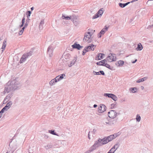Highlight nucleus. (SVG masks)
<instances>
[{
  "label": "nucleus",
  "mask_w": 153,
  "mask_h": 153,
  "mask_svg": "<svg viewBox=\"0 0 153 153\" xmlns=\"http://www.w3.org/2000/svg\"><path fill=\"white\" fill-rule=\"evenodd\" d=\"M29 20L30 19L29 18H27V19L26 20V22H27L28 23Z\"/></svg>",
  "instance_id": "61"
},
{
  "label": "nucleus",
  "mask_w": 153,
  "mask_h": 153,
  "mask_svg": "<svg viewBox=\"0 0 153 153\" xmlns=\"http://www.w3.org/2000/svg\"><path fill=\"white\" fill-rule=\"evenodd\" d=\"M143 48L142 45L141 43H139L137 45V47L136 48V50L137 51H141Z\"/></svg>",
  "instance_id": "21"
},
{
  "label": "nucleus",
  "mask_w": 153,
  "mask_h": 153,
  "mask_svg": "<svg viewBox=\"0 0 153 153\" xmlns=\"http://www.w3.org/2000/svg\"><path fill=\"white\" fill-rule=\"evenodd\" d=\"M118 64V66H123L124 63V62L122 60H119L117 62Z\"/></svg>",
  "instance_id": "32"
},
{
  "label": "nucleus",
  "mask_w": 153,
  "mask_h": 153,
  "mask_svg": "<svg viewBox=\"0 0 153 153\" xmlns=\"http://www.w3.org/2000/svg\"><path fill=\"white\" fill-rule=\"evenodd\" d=\"M91 132L90 131H89V133H88V138L89 139H91L90 137V134L91 133Z\"/></svg>",
  "instance_id": "58"
},
{
  "label": "nucleus",
  "mask_w": 153,
  "mask_h": 153,
  "mask_svg": "<svg viewBox=\"0 0 153 153\" xmlns=\"http://www.w3.org/2000/svg\"><path fill=\"white\" fill-rule=\"evenodd\" d=\"M73 22L75 26H77L79 24V22L78 20L74 21Z\"/></svg>",
  "instance_id": "45"
},
{
  "label": "nucleus",
  "mask_w": 153,
  "mask_h": 153,
  "mask_svg": "<svg viewBox=\"0 0 153 153\" xmlns=\"http://www.w3.org/2000/svg\"><path fill=\"white\" fill-rule=\"evenodd\" d=\"M70 55L68 53H65L62 55L61 59L62 60H64V61L66 62L67 60L70 57Z\"/></svg>",
  "instance_id": "10"
},
{
  "label": "nucleus",
  "mask_w": 153,
  "mask_h": 153,
  "mask_svg": "<svg viewBox=\"0 0 153 153\" xmlns=\"http://www.w3.org/2000/svg\"><path fill=\"white\" fill-rule=\"evenodd\" d=\"M96 46L93 44H91V45L87 47H86L85 48H86V50H88V51L90 50L93 51L94 50V48H95Z\"/></svg>",
  "instance_id": "17"
},
{
  "label": "nucleus",
  "mask_w": 153,
  "mask_h": 153,
  "mask_svg": "<svg viewBox=\"0 0 153 153\" xmlns=\"http://www.w3.org/2000/svg\"><path fill=\"white\" fill-rule=\"evenodd\" d=\"M147 79V77H144L143 78L140 79L137 81V83H140V82H143L146 80Z\"/></svg>",
  "instance_id": "26"
},
{
  "label": "nucleus",
  "mask_w": 153,
  "mask_h": 153,
  "mask_svg": "<svg viewBox=\"0 0 153 153\" xmlns=\"http://www.w3.org/2000/svg\"><path fill=\"white\" fill-rule=\"evenodd\" d=\"M120 134L119 132H118L117 133L114 134H112V135L113 137H114V139L116 137H117Z\"/></svg>",
  "instance_id": "43"
},
{
  "label": "nucleus",
  "mask_w": 153,
  "mask_h": 153,
  "mask_svg": "<svg viewBox=\"0 0 153 153\" xmlns=\"http://www.w3.org/2000/svg\"><path fill=\"white\" fill-rule=\"evenodd\" d=\"M92 35V34L91 32H88L87 33H86L84 35L83 40L87 42L88 43L90 42L91 41V37Z\"/></svg>",
  "instance_id": "6"
},
{
  "label": "nucleus",
  "mask_w": 153,
  "mask_h": 153,
  "mask_svg": "<svg viewBox=\"0 0 153 153\" xmlns=\"http://www.w3.org/2000/svg\"><path fill=\"white\" fill-rule=\"evenodd\" d=\"M62 18L63 19H65L66 20H69L71 19V16L69 17V16H65L64 15L62 14Z\"/></svg>",
  "instance_id": "33"
},
{
  "label": "nucleus",
  "mask_w": 153,
  "mask_h": 153,
  "mask_svg": "<svg viewBox=\"0 0 153 153\" xmlns=\"http://www.w3.org/2000/svg\"><path fill=\"white\" fill-rule=\"evenodd\" d=\"M141 88L142 90H143L144 89V87L143 86H141Z\"/></svg>",
  "instance_id": "64"
},
{
  "label": "nucleus",
  "mask_w": 153,
  "mask_h": 153,
  "mask_svg": "<svg viewBox=\"0 0 153 153\" xmlns=\"http://www.w3.org/2000/svg\"><path fill=\"white\" fill-rule=\"evenodd\" d=\"M120 143L119 142L117 143L112 148L116 150L119 147Z\"/></svg>",
  "instance_id": "28"
},
{
  "label": "nucleus",
  "mask_w": 153,
  "mask_h": 153,
  "mask_svg": "<svg viewBox=\"0 0 153 153\" xmlns=\"http://www.w3.org/2000/svg\"><path fill=\"white\" fill-rule=\"evenodd\" d=\"M111 98L115 101L117 100V97L114 94H113V95H112V96L111 97Z\"/></svg>",
  "instance_id": "39"
},
{
  "label": "nucleus",
  "mask_w": 153,
  "mask_h": 153,
  "mask_svg": "<svg viewBox=\"0 0 153 153\" xmlns=\"http://www.w3.org/2000/svg\"><path fill=\"white\" fill-rule=\"evenodd\" d=\"M2 113H1V112L0 111V118L1 117Z\"/></svg>",
  "instance_id": "63"
},
{
  "label": "nucleus",
  "mask_w": 153,
  "mask_h": 153,
  "mask_svg": "<svg viewBox=\"0 0 153 153\" xmlns=\"http://www.w3.org/2000/svg\"><path fill=\"white\" fill-rule=\"evenodd\" d=\"M78 16L75 15H73L71 16V19L73 22L77 20Z\"/></svg>",
  "instance_id": "24"
},
{
  "label": "nucleus",
  "mask_w": 153,
  "mask_h": 153,
  "mask_svg": "<svg viewBox=\"0 0 153 153\" xmlns=\"http://www.w3.org/2000/svg\"><path fill=\"white\" fill-rule=\"evenodd\" d=\"M23 25L24 26V24L22 23V24L19 25V27L20 28L22 27Z\"/></svg>",
  "instance_id": "57"
},
{
  "label": "nucleus",
  "mask_w": 153,
  "mask_h": 153,
  "mask_svg": "<svg viewBox=\"0 0 153 153\" xmlns=\"http://www.w3.org/2000/svg\"><path fill=\"white\" fill-rule=\"evenodd\" d=\"M53 47L51 46H50L48 48V53L49 54L50 57H51L53 56Z\"/></svg>",
  "instance_id": "8"
},
{
  "label": "nucleus",
  "mask_w": 153,
  "mask_h": 153,
  "mask_svg": "<svg viewBox=\"0 0 153 153\" xmlns=\"http://www.w3.org/2000/svg\"><path fill=\"white\" fill-rule=\"evenodd\" d=\"M94 107V108H96V107H97V105H96V104H94V106H93Z\"/></svg>",
  "instance_id": "62"
},
{
  "label": "nucleus",
  "mask_w": 153,
  "mask_h": 153,
  "mask_svg": "<svg viewBox=\"0 0 153 153\" xmlns=\"http://www.w3.org/2000/svg\"><path fill=\"white\" fill-rule=\"evenodd\" d=\"M116 121L114 120H112L109 121V126H111L114 125L116 123Z\"/></svg>",
  "instance_id": "29"
},
{
  "label": "nucleus",
  "mask_w": 153,
  "mask_h": 153,
  "mask_svg": "<svg viewBox=\"0 0 153 153\" xmlns=\"http://www.w3.org/2000/svg\"><path fill=\"white\" fill-rule=\"evenodd\" d=\"M105 55L104 54L100 53L98 54V56L96 57V59L97 60H101L103 58V56Z\"/></svg>",
  "instance_id": "19"
},
{
  "label": "nucleus",
  "mask_w": 153,
  "mask_h": 153,
  "mask_svg": "<svg viewBox=\"0 0 153 153\" xmlns=\"http://www.w3.org/2000/svg\"><path fill=\"white\" fill-rule=\"evenodd\" d=\"M23 31L22 30H20L18 34L19 35H21L22 34Z\"/></svg>",
  "instance_id": "51"
},
{
  "label": "nucleus",
  "mask_w": 153,
  "mask_h": 153,
  "mask_svg": "<svg viewBox=\"0 0 153 153\" xmlns=\"http://www.w3.org/2000/svg\"><path fill=\"white\" fill-rule=\"evenodd\" d=\"M31 13V11H28L27 12L26 14L27 18H28L30 16Z\"/></svg>",
  "instance_id": "44"
},
{
  "label": "nucleus",
  "mask_w": 153,
  "mask_h": 153,
  "mask_svg": "<svg viewBox=\"0 0 153 153\" xmlns=\"http://www.w3.org/2000/svg\"><path fill=\"white\" fill-rule=\"evenodd\" d=\"M88 51V50H86V48H85L82 51V55H84L85 53Z\"/></svg>",
  "instance_id": "46"
},
{
  "label": "nucleus",
  "mask_w": 153,
  "mask_h": 153,
  "mask_svg": "<svg viewBox=\"0 0 153 153\" xmlns=\"http://www.w3.org/2000/svg\"><path fill=\"white\" fill-rule=\"evenodd\" d=\"M107 62L106 59H105L103 60H101L100 61L98 62L97 63V65H102L103 66L105 64V62Z\"/></svg>",
  "instance_id": "20"
},
{
  "label": "nucleus",
  "mask_w": 153,
  "mask_h": 153,
  "mask_svg": "<svg viewBox=\"0 0 153 153\" xmlns=\"http://www.w3.org/2000/svg\"><path fill=\"white\" fill-rule=\"evenodd\" d=\"M137 90V88H136L134 87L129 88V90L131 92L134 93L136 92Z\"/></svg>",
  "instance_id": "25"
},
{
  "label": "nucleus",
  "mask_w": 153,
  "mask_h": 153,
  "mask_svg": "<svg viewBox=\"0 0 153 153\" xmlns=\"http://www.w3.org/2000/svg\"><path fill=\"white\" fill-rule=\"evenodd\" d=\"M44 24V21L43 20H41L40 22L39 25V29L40 30H42L43 28V26Z\"/></svg>",
  "instance_id": "27"
},
{
  "label": "nucleus",
  "mask_w": 153,
  "mask_h": 153,
  "mask_svg": "<svg viewBox=\"0 0 153 153\" xmlns=\"http://www.w3.org/2000/svg\"><path fill=\"white\" fill-rule=\"evenodd\" d=\"M103 13V11L102 10L100 9L98 11V12H97V13L99 16H100V17L102 16Z\"/></svg>",
  "instance_id": "38"
},
{
  "label": "nucleus",
  "mask_w": 153,
  "mask_h": 153,
  "mask_svg": "<svg viewBox=\"0 0 153 153\" xmlns=\"http://www.w3.org/2000/svg\"><path fill=\"white\" fill-rule=\"evenodd\" d=\"M102 122L104 125L107 126H109V120H108L107 118L104 119L102 120Z\"/></svg>",
  "instance_id": "18"
},
{
  "label": "nucleus",
  "mask_w": 153,
  "mask_h": 153,
  "mask_svg": "<svg viewBox=\"0 0 153 153\" xmlns=\"http://www.w3.org/2000/svg\"><path fill=\"white\" fill-rule=\"evenodd\" d=\"M106 142L104 140L103 138L101 139L100 138L97 140L95 141L94 146H95L97 148H98L102 145L106 144Z\"/></svg>",
  "instance_id": "2"
},
{
  "label": "nucleus",
  "mask_w": 153,
  "mask_h": 153,
  "mask_svg": "<svg viewBox=\"0 0 153 153\" xmlns=\"http://www.w3.org/2000/svg\"><path fill=\"white\" fill-rule=\"evenodd\" d=\"M28 23L27 22H26V23H25V25H24V27H27V25H28Z\"/></svg>",
  "instance_id": "54"
},
{
  "label": "nucleus",
  "mask_w": 153,
  "mask_h": 153,
  "mask_svg": "<svg viewBox=\"0 0 153 153\" xmlns=\"http://www.w3.org/2000/svg\"><path fill=\"white\" fill-rule=\"evenodd\" d=\"M12 94H8L5 98L4 100L3 101V103H5L7 101H8L10 98L12 97Z\"/></svg>",
  "instance_id": "16"
},
{
  "label": "nucleus",
  "mask_w": 153,
  "mask_h": 153,
  "mask_svg": "<svg viewBox=\"0 0 153 153\" xmlns=\"http://www.w3.org/2000/svg\"><path fill=\"white\" fill-rule=\"evenodd\" d=\"M77 60V59L76 57H74V59L72 60L71 61L70 64L68 65V66L69 67H71L72 65H73L75 63Z\"/></svg>",
  "instance_id": "22"
},
{
  "label": "nucleus",
  "mask_w": 153,
  "mask_h": 153,
  "mask_svg": "<svg viewBox=\"0 0 153 153\" xmlns=\"http://www.w3.org/2000/svg\"><path fill=\"white\" fill-rule=\"evenodd\" d=\"M116 150L112 148L109 150V151L111 152V153H114V152Z\"/></svg>",
  "instance_id": "47"
},
{
  "label": "nucleus",
  "mask_w": 153,
  "mask_h": 153,
  "mask_svg": "<svg viewBox=\"0 0 153 153\" xmlns=\"http://www.w3.org/2000/svg\"><path fill=\"white\" fill-rule=\"evenodd\" d=\"M106 107L105 105L102 104L101 105L98 107V111L102 113L104 112L106 110Z\"/></svg>",
  "instance_id": "12"
},
{
  "label": "nucleus",
  "mask_w": 153,
  "mask_h": 153,
  "mask_svg": "<svg viewBox=\"0 0 153 153\" xmlns=\"http://www.w3.org/2000/svg\"><path fill=\"white\" fill-rule=\"evenodd\" d=\"M113 94H107L105 93L104 94V96L106 97H108L109 98H111V97L113 95Z\"/></svg>",
  "instance_id": "36"
},
{
  "label": "nucleus",
  "mask_w": 153,
  "mask_h": 153,
  "mask_svg": "<svg viewBox=\"0 0 153 153\" xmlns=\"http://www.w3.org/2000/svg\"><path fill=\"white\" fill-rule=\"evenodd\" d=\"M97 148L95 146H94V144L91 146L89 150V152H91L93 150H94Z\"/></svg>",
  "instance_id": "30"
},
{
  "label": "nucleus",
  "mask_w": 153,
  "mask_h": 153,
  "mask_svg": "<svg viewBox=\"0 0 153 153\" xmlns=\"http://www.w3.org/2000/svg\"><path fill=\"white\" fill-rule=\"evenodd\" d=\"M32 52H30L26 54H24L20 60V63H22L25 62L27 59L28 58V57L32 55Z\"/></svg>",
  "instance_id": "5"
},
{
  "label": "nucleus",
  "mask_w": 153,
  "mask_h": 153,
  "mask_svg": "<svg viewBox=\"0 0 153 153\" xmlns=\"http://www.w3.org/2000/svg\"><path fill=\"white\" fill-rule=\"evenodd\" d=\"M10 82L13 91L20 88L22 85L21 84L20 82L16 79H14L12 81H10Z\"/></svg>",
  "instance_id": "1"
},
{
  "label": "nucleus",
  "mask_w": 153,
  "mask_h": 153,
  "mask_svg": "<svg viewBox=\"0 0 153 153\" xmlns=\"http://www.w3.org/2000/svg\"><path fill=\"white\" fill-rule=\"evenodd\" d=\"M53 146L51 144V143H50L48 144L47 146H46L45 147L46 149H50L52 148Z\"/></svg>",
  "instance_id": "40"
},
{
  "label": "nucleus",
  "mask_w": 153,
  "mask_h": 153,
  "mask_svg": "<svg viewBox=\"0 0 153 153\" xmlns=\"http://www.w3.org/2000/svg\"><path fill=\"white\" fill-rule=\"evenodd\" d=\"M23 31L22 30H20L18 34L19 35H21L22 34Z\"/></svg>",
  "instance_id": "50"
},
{
  "label": "nucleus",
  "mask_w": 153,
  "mask_h": 153,
  "mask_svg": "<svg viewBox=\"0 0 153 153\" xmlns=\"http://www.w3.org/2000/svg\"><path fill=\"white\" fill-rule=\"evenodd\" d=\"M57 82V81L56 80L55 78H54L52 79L51 81H50L49 82V84L50 85L52 86L55 85V84Z\"/></svg>",
  "instance_id": "23"
},
{
  "label": "nucleus",
  "mask_w": 153,
  "mask_h": 153,
  "mask_svg": "<svg viewBox=\"0 0 153 153\" xmlns=\"http://www.w3.org/2000/svg\"><path fill=\"white\" fill-rule=\"evenodd\" d=\"M104 66H105L106 68H108L110 69H111V66L109 64L106 63V62H105V64H104Z\"/></svg>",
  "instance_id": "42"
},
{
  "label": "nucleus",
  "mask_w": 153,
  "mask_h": 153,
  "mask_svg": "<svg viewBox=\"0 0 153 153\" xmlns=\"http://www.w3.org/2000/svg\"><path fill=\"white\" fill-rule=\"evenodd\" d=\"M10 82L9 81L7 83L5 87L4 92V93H8L10 91H14L11 85Z\"/></svg>",
  "instance_id": "3"
},
{
  "label": "nucleus",
  "mask_w": 153,
  "mask_h": 153,
  "mask_svg": "<svg viewBox=\"0 0 153 153\" xmlns=\"http://www.w3.org/2000/svg\"><path fill=\"white\" fill-rule=\"evenodd\" d=\"M136 120L137 122H139L140 121L141 117L139 114H137V115Z\"/></svg>",
  "instance_id": "35"
},
{
  "label": "nucleus",
  "mask_w": 153,
  "mask_h": 153,
  "mask_svg": "<svg viewBox=\"0 0 153 153\" xmlns=\"http://www.w3.org/2000/svg\"><path fill=\"white\" fill-rule=\"evenodd\" d=\"M7 45V42L6 39H4L3 42L1 47V48L2 53L5 50Z\"/></svg>",
  "instance_id": "14"
},
{
  "label": "nucleus",
  "mask_w": 153,
  "mask_h": 153,
  "mask_svg": "<svg viewBox=\"0 0 153 153\" xmlns=\"http://www.w3.org/2000/svg\"><path fill=\"white\" fill-rule=\"evenodd\" d=\"M93 73H94V74H96L97 75L100 74H99V72H96L95 71H94L93 72Z\"/></svg>",
  "instance_id": "53"
},
{
  "label": "nucleus",
  "mask_w": 153,
  "mask_h": 153,
  "mask_svg": "<svg viewBox=\"0 0 153 153\" xmlns=\"http://www.w3.org/2000/svg\"><path fill=\"white\" fill-rule=\"evenodd\" d=\"M99 72L101 74L103 75H105V73L102 71H100Z\"/></svg>",
  "instance_id": "52"
},
{
  "label": "nucleus",
  "mask_w": 153,
  "mask_h": 153,
  "mask_svg": "<svg viewBox=\"0 0 153 153\" xmlns=\"http://www.w3.org/2000/svg\"><path fill=\"white\" fill-rule=\"evenodd\" d=\"M108 27L105 25V27L103 28L100 31L99 33L98 34V36L99 38L101 37V35H103L105 32L108 30Z\"/></svg>",
  "instance_id": "9"
},
{
  "label": "nucleus",
  "mask_w": 153,
  "mask_h": 153,
  "mask_svg": "<svg viewBox=\"0 0 153 153\" xmlns=\"http://www.w3.org/2000/svg\"><path fill=\"white\" fill-rule=\"evenodd\" d=\"M71 46L73 48L77 49L78 50H79L83 48V46L80 45L79 44H77L76 42L74 43L73 45H72Z\"/></svg>",
  "instance_id": "13"
},
{
  "label": "nucleus",
  "mask_w": 153,
  "mask_h": 153,
  "mask_svg": "<svg viewBox=\"0 0 153 153\" xmlns=\"http://www.w3.org/2000/svg\"><path fill=\"white\" fill-rule=\"evenodd\" d=\"M12 105V102L11 101L9 102L5 106L6 108L8 109Z\"/></svg>",
  "instance_id": "31"
},
{
  "label": "nucleus",
  "mask_w": 153,
  "mask_h": 153,
  "mask_svg": "<svg viewBox=\"0 0 153 153\" xmlns=\"http://www.w3.org/2000/svg\"><path fill=\"white\" fill-rule=\"evenodd\" d=\"M99 17H100V16H99L97 13L92 17V19H94L97 18Z\"/></svg>",
  "instance_id": "41"
},
{
  "label": "nucleus",
  "mask_w": 153,
  "mask_h": 153,
  "mask_svg": "<svg viewBox=\"0 0 153 153\" xmlns=\"http://www.w3.org/2000/svg\"><path fill=\"white\" fill-rule=\"evenodd\" d=\"M108 117L112 118H115L117 116V113L114 110H112L108 112Z\"/></svg>",
  "instance_id": "7"
},
{
  "label": "nucleus",
  "mask_w": 153,
  "mask_h": 153,
  "mask_svg": "<svg viewBox=\"0 0 153 153\" xmlns=\"http://www.w3.org/2000/svg\"><path fill=\"white\" fill-rule=\"evenodd\" d=\"M130 3V2H128L127 3H124V4H124V7L127 6V5H128V4H129V3Z\"/></svg>",
  "instance_id": "55"
},
{
  "label": "nucleus",
  "mask_w": 153,
  "mask_h": 153,
  "mask_svg": "<svg viewBox=\"0 0 153 153\" xmlns=\"http://www.w3.org/2000/svg\"><path fill=\"white\" fill-rule=\"evenodd\" d=\"M8 109L5 106L0 111L1 113H3L5 111H7Z\"/></svg>",
  "instance_id": "37"
},
{
  "label": "nucleus",
  "mask_w": 153,
  "mask_h": 153,
  "mask_svg": "<svg viewBox=\"0 0 153 153\" xmlns=\"http://www.w3.org/2000/svg\"><path fill=\"white\" fill-rule=\"evenodd\" d=\"M119 5L120 7L122 8H123L124 7V4L123 3H119Z\"/></svg>",
  "instance_id": "49"
},
{
  "label": "nucleus",
  "mask_w": 153,
  "mask_h": 153,
  "mask_svg": "<svg viewBox=\"0 0 153 153\" xmlns=\"http://www.w3.org/2000/svg\"><path fill=\"white\" fill-rule=\"evenodd\" d=\"M48 132L52 134L59 136V135L56 133L54 132V130H48Z\"/></svg>",
  "instance_id": "34"
},
{
  "label": "nucleus",
  "mask_w": 153,
  "mask_h": 153,
  "mask_svg": "<svg viewBox=\"0 0 153 153\" xmlns=\"http://www.w3.org/2000/svg\"><path fill=\"white\" fill-rule=\"evenodd\" d=\"M65 76V75L64 74H62L57 76L55 78L57 81L58 82L62 79Z\"/></svg>",
  "instance_id": "15"
},
{
  "label": "nucleus",
  "mask_w": 153,
  "mask_h": 153,
  "mask_svg": "<svg viewBox=\"0 0 153 153\" xmlns=\"http://www.w3.org/2000/svg\"><path fill=\"white\" fill-rule=\"evenodd\" d=\"M25 16H24L23 17L22 21V23L23 24H24V23L25 22Z\"/></svg>",
  "instance_id": "48"
},
{
  "label": "nucleus",
  "mask_w": 153,
  "mask_h": 153,
  "mask_svg": "<svg viewBox=\"0 0 153 153\" xmlns=\"http://www.w3.org/2000/svg\"><path fill=\"white\" fill-rule=\"evenodd\" d=\"M116 56L115 54L113 53H110L108 56L107 57L106 59V61L109 62H111L115 61L116 60Z\"/></svg>",
  "instance_id": "4"
},
{
  "label": "nucleus",
  "mask_w": 153,
  "mask_h": 153,
  "mask_svg": "<svg viewBox=\"0 0 153 153\" xmlns=\"http://www.w3.org/2000/svg\"><path fill=\"white\" fill-rule=\"evenodd\" d=\"M130 3V2H128L127 3H124V4H124V7L127 6V5H128V4H129V3Z\"/></svg>",
  "instance_id": "56"
},
{
  "label": "nucleus",
  "mask_w": 153,
  "mask_h": 153,
  "mask_svg": "<svg viewBox=\"0 0 153 153\" xmlns=\"http://www.w3.org/2000/svg\"><path fill=\"white\" fill-rule=\"evenodd\" d=\"M113 139H114V137H113L112 135H110L107 137H105L103 138L104 140L106 142L105 143L106 144L111 141Z\"/></svg>",
  "instance_id": "11"
},
{
  "label": "nucleus",
  "mask_w": 153,
  "mask_h": 153,
  "mask_svg": "<svg viewBox=\"0 0 153 153\" xmlns=\"http://www.w3.org/2000/svg\"><path fill=\"white\" fill-rule=\"evenodd\" d=\"M137 59H135L134 61L132 62V63H135L137 62Z\"/></svg>",
  "instance_id": "59"
},
{
  "label": "nucleus",
  "mask_w": 153,
  "mask_h": 153,
  "mask_svg": "<svg viewBox=\"0 0 153 153\" xmlns=\"http://www.w3.org/2000/svg\"><path fill=\"white\" fill-rule=\"evenodd\" d=\"M25 27L24 26L22 27V28L21 29V30H22L23 31H24V30L25 28Z\"/></svg>",
  "instance_id": "60"
}]
</instances>
